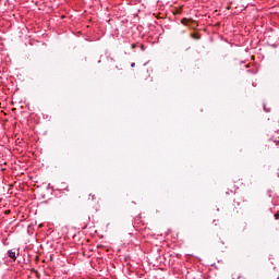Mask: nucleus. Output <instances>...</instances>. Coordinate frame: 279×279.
I'll return each mask as SVG.
<instances>
[{
  "instance_id": "1",
  "label": "nucleus",
  "mask_w": 279,
  "mask_h": 279,
  "mask_svg": "<svg viewBox=\"0 0 279 279\" xmlns=\"http://www.w3.org/2000/svg\"><path fill=\"white\" fill-rule=\"evenodd\" d=\"M182 25H186V27H191V29H197V22H195V20H191V19H182L181 20Z\"/></svg>"
},
{
  "instance_id": "2",
  "label": "nucleus",
  "mask_w": 279,
  "mask_h": 279,
  "mask_svg": "<svg viewBox=\"0 0 279 279\" xmlns=\"http://www.w3.org/2000/svg\"><path fill=\"white\" fill-rule=\"evenodd\" d=\"M9 256H10L13 260H16V252H14V251H9Z\"/></svg>"
},
{
  "instance_id": "3",
  "label": "nucleus",
  "mask_w": 279,
  "mask_h": 279,
  "mask_svg": "<svg viewBox=\"0 0 279 279\" xmlns=\"http://www.w3.org/2000/svg\"><path fill=\"white\" fill-rule=\"evenodd\" d=\"M88 202H95V194L88 195Z\"/></svg>"
},
{
  "instance_id": "4",
  "label": "nucleus",
  "mask_w": 279,
  "mask_h": 279,
  "mask_svg": "<svg viewBox=\"0 0 279 279\" xmlns=\"http://www.w3.org/2000/svg\"><path fill=\"white\" fill-rule=\"evenodd\" d=\"M192 38L194 40H199V36L197 35V33L192 34Z\"/></svg>"
},
{
  "instance_id": "5",
  "label": "nucleus",
  "mask_w": 279,
  "mask_h": 279,
  "mask_svg": "<svg viewBox=\"0 0 279 279\" xmlns=\"http://www.w3.org/2000/svg\"><path fill=\"white\" fill-rule=\"evenodd\" d=\"M132 49H136V44H132Z\"/></svg>"
},
{
  "instance_id": "6",
  "label": "nucleus",
  "mask_w": 279,
  "mask_h": 279,
  "mask_svg": "<svg viewBox=\"0 0 279 279\" xmlns=\"http://www.w3.org/2000/svg\"><path fill=\"white\" fill-rule=\"evenodd\" d=\"M33 271H35L38 275V271H36V270H33Z\"/></svg>"
}]
</instances>
